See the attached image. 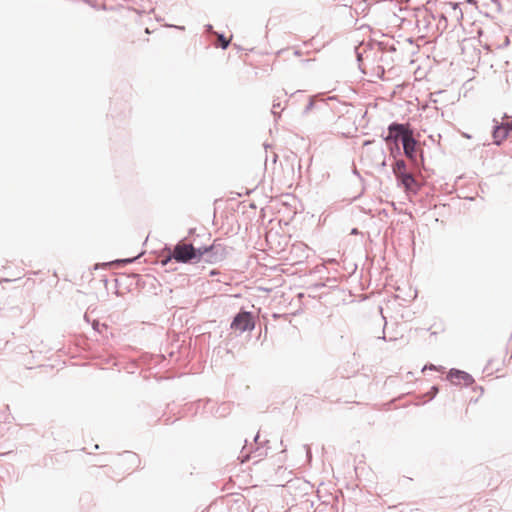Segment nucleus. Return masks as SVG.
Returning a JSON list of instances; mask_svg holds the SVG:
<instances>
[{"label": "nucleus", "mask_w": 512, "mask_h": 512, "mask_svg": "<svg viewBox=\"0 0 512 512\" xmlns=\"http://www.w3.org/2000/svg\"><path fill=\"white\" fill-rule=\"evenodd\" d=\"M389 132V138L393 137V132H396V135L394 136L395 138H397L398 135L402 136V144L405 155L410 159H414L416 151V140L413 138L412 132L407 130L404 125L396 123L389 126Z\"/></svg>", "instance_id": "nucleus-3"}, {"label": "nucleus", "mask_w": 512, "mask_h": 512, "mask_svg": "<svg viewBox=\"0 0 512 512\" xmlns=\"http://www.w3.org/2000/svg\"><path fill=\"white\" fill-rule=\"evenodd\" d=\"M469 2H471L472 0H468Z\"/></svg>", "instance_id": "nucleus-10"}, {"label": "nucleus", "mask_w": 512, "mask_h": 512, "mask_svg": "<svg viewBox=\"0 0 512 512\" xmlns=\"http://www.w3.org/2000/svg\"><path fill=\"white\" fill-rule=\"evenodd\" d=\"M214 248L215 244H212L209 247H200L198 249H195L192 244L179 242L174 247L172 255L169 256L167 259L163 260V264H167V262L170 261L171 258L175 259L177 262L180 263H187L193 259L199 260L203 255L212 251Z\"/></svg>", "instance_id": "nucleus-1"}, {"label": "nucleus", "mask_w": 512, "mask_h": 512, "mask_svg": "<svg viewBox=\"0 0 512 512\" xmlns=\"http://www.w3.org/2000/svg\"><path fill=\"white\" fill-rule=\"evenodd\" d=\"M253 328L254 323L249 312H241L237 314L231 323V329L238 332L252 330Z\"/></svg>", "instance_id": "nucleus-4"}, {"label": "nucleus", "mask_w": 512, "mask_h": 512, "mask_svg": "<svg viewBox=\"0 0 512 512\" xmlns=\"http://www.w3.org/2000/svg\"><path fill=\"white\" fill-rule=\"evenodd\" d=\"M396 179L401 183L406 192L416 193L419 185L413 174L407 170L405 161L397 160L392 167Z\"/></svg>", "instance_id": "nucleus-2"}, {"label": "nucleus", "mask_w": 512, "mask_h": 512, "mask_svg": "<svg viewBox=\"0 0 512 512\" xmlns=\"http://www.w3.org/2000/svg\"><path fill=\"white\" fill-rule=\"evenodd\" d=\"M449 377L453 382L457 383L464 382L467 384L471 381V376L468 373L459 370H451Z\"/></svg>", "instance_id": "nucleus-5"}, {"label": "nucleus", "mask_w": 512, "mask_h": 512, "mask_svg": "<svg viewBox=\"0 0 512 512\" xmlns=\"http://www.w3.org/2000/svg\"><path fill=\"white\" fill-rule=\"evenodd\" d=\"M218 40H219V42H220V44H221V47H222L223 49H226V48L228 47V45H229V40L225 39V38H224V36H222V35H221V36H219Z\"/></svg>", "instance_id": "nucleus-8"}, {"label": "nucleus", "mask_w": 512, "mask_h": 512, "mask_svg": "<svg viewBox=\"0 0 512 512\" xmlns=\"http://www.w3.org/2000/svg\"><path fill=\"white\" fill-rule=\"evenodd\" d=\"M125 458L131 462V463H134V464H138L139 463V459L138 457L135 455V454H127L125 456Z\"/></svg>", "instance_id": "nucleus-7"}, {"label": "nucleus", "mask_w": 512, "mask_h": 512, "mask_svg": "<svg viewBox=\"0 0 512 512\" xmlns=\"http://www.w3.org/2000/svg\"><path fill=\"white\" fill-rule=\"evenodd\" d=\"M495 143L500 144L507 137V128L504 124L497 126L493 132Z\"/></svg>", "instance_id": "nucleus-6"}, {"label": "nucleus", "mask_w": 512, "mask_h": 512, "mask_svg": "<svg viewBox=\"0 0 512 512\" xmlns=\"http://www.w3.org/2000/svg\"><path fill=\"white\" fill-rule=\"evenodd\" d=\"M504 127H506V128H507V132H508L509 130H512V124L507 123V124H505V125H504Z\"/></svg>", "instance_id": "nucleus-9"}]
</instances>
